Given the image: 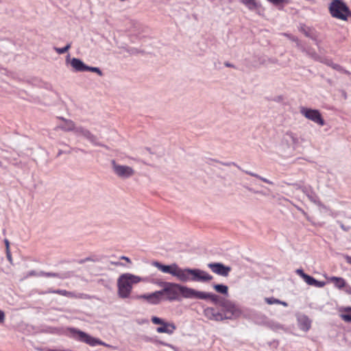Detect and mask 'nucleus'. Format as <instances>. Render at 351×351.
Here are the masks:
<instances>
[{
	"label": "nucleus",
	"mask_w": 351,
	"mask_h": 351,
	"mask_svg": "<svg viewBox=\"0 0 351 351\" xmlns=\"http://www.w3.org/2000/svg\"><path fill=\"white\" fill-rule=\"evenodd\" d=\"M328 282L334 284L335 287L339 289H341L346 287V281L341 277L336 276H325Z\"/></svg>",
	"instance_id": "nucleus-16"
},
{
	"label": "nucleus",
	"mask_w": 351,
	"mask_h": 351,
	"mask_svg": "<svg viewBox=\"0 0 351 351\" xmlns=\"http://www.w3.org/2000/svg\"><path fill=\"white\" fill-rule=\"evenodd\" d=\"M338 223H339V226H340L341 228L343 231L348 232V231H349L350 230V226H346L342 222H340V221H338Z\"/></svg>",
	"instance_id": "nucleus-32"
},
{
	"label": "nucleus",
	"mask_w": 351,
	"mask_h": 351,
	"mask_svg": "<svg viewBox=\"0 0 351 351\" xmlns=\"http://www.w3.org/2000/svg\"><path fill=\"white\" fill-rule=\"evenodd\" d=\"M270 327L274 329V330H277V329H280L281 328V326L278 324H274V323H271L270 324Z\"/></svg>",
	"instance_id": "nucleus-36"
},
{
	"label": "nucleus",
	"mask_w": 351,
	"mask_h": 351,
	"mask_svg": "<svg viewBox=\"0 0 351 351\" xmlns=\"http://www.w3.org/2000/svg\"><path fill=\"white\" fill-rule=\"evenodd\" d=\"M88 261L95 262V261H96V260L94 259L92 257H86V258L81 260L80 261V263H84L88 262Z\"/></svg>",
	"instance_id": "nucleus-33"
},
{
	"label": "nucleus",
	"mask_w": 351,
	"mask_h": 351,
	"mask_svg": "<svg viewBox=\"0 0 351 351\" xmlns=\"http://www.w3.org/2000/svg\"><path fill=\"white\" fill-rule=\"evenodd\" d=\"M326 285V282H324V281H318L316 279L315 280V282H314V287H319V288H321V287H324Z\"/></svg>",
	"instance_id": "nucleus-30"
},
{
	"label": "nucleus",
	"mask_w": 351,
	"mask_h": 351,
	"mask_svg": "<svg viewBox=\"0 0 351 351\" xmlns=\"http://www.w3.org/2000/svg\"><path fill=\"white\" fill-rule=\"evenodd\" d=\"M36 271H31L29 273V274H28V276H36Z\"/></svg>",
	"instance_id": "nucleus-46"
},
{
	"label": "nucleus",
	"mask_w": 351,
	"mask_h": 351,
	"mask_svg": "<svg viewBox=\"0 0 351 351\" xmlns=\"http://www.w3.org/2000/svg\"><path fill=\"white\" fill-rule=\"evenodd\" d=\"M6 256L10 262H12V255L10 250H6Z\"/></svg>",
	"instance_id": "nucleus-39"
},
{
	"label": "nucleus",
	"mask_w": 351,
	"mask_h": 351,
	"mask_svg": "<svg viewBox=\"0 0 351 351\" xmlns=\"http://www.w3.org/2000/svg\"><path fill=\"white\" fill-rule=\"evenodd\" d=\"M247 190H248L249 191L253 192V193H259V194L264 195V193H263L262 191H254V190H253L252 189H251V188H247Z\"/></svg>",
	"instance_id": "nucleus-43"
},
{
	"label": "nucleus",
	"mask_w": 351,
	"mask_h": 351,
	"mask_svg": "<svg viewBox=\"0 0 351 351\" xmlns=\"http://www.w3.org/2000/svg\"><path fill=\"white\" fill-rule=\"evenodd\" d=\"M163 289L160 290L162 297L169 301H173L178 299V293H181L185 298H192L193 289L173 282H163Z\"/></svg>",
	"instance_id": "nucleus-2"
},
{
	"label": "nucleus",
	"mask_w": 351,
	"mask_h": 351,
	"mask_svg": "<svg viewBox=\"0 0 351 351\" xmlns=\"http://www.w3.org/2000/svg\"><path fill=\"white\" fill-rule=\"evenodd\" d=\"M176 329V326L173 323L164 322L162 324V326L158 327L156 328V331L158 333H167L168 335H172L175 330Z\"/></svg>",
	"instance_id": "nucleus-15"
},
{
	"label": "nucleus",
	"mask_w": 351,
	"mask_h": 351,
	"mask_svg": "<svg viewBox=\"0 0 351 351\" xmlns=\"http://www.w3.org/2000/svg\"><path fill=\"white\" fill-rule=\"evenodd\" d=\"M120 259L124 260V261H126L128 263H131V260L128 256H122L120 257Z\"/></svg>",
	"instance_id": "nucleus-38"
},
{
	"label": "nucleus",
	"mask_w": 351,
	"mask_h": 351,
	"mask_svg": "<svg viewBox=\"0 0 351 351\" xmlns=\"http://www.w3.org/2000/svg\"><path fill=\"white\" fill-rule=\"evenodd\" d=\"M296 273L300 275L303 279L305 278V276H306L307 274H305L302 269H298L296 270Z\"/></svg>",
	"instance_id": "nucleus-34"
},
{
	"label": "nucleus",
	"mask_w": 351,
	"mask_h": 351,
	"mask_svg": "<svg viewBox=\"0 0 351 351\" xmlns=\"http://www.w3.org/2000/svg\"><path fill=\"white\" fill-rule=\"evenodd\" d=\"M346 288V291L348 293H351V287L350 286H347L345 287Z\"/></svg>",
	"instance_id": "nucleus-45"
},
{
	"label": "nucleus",
	"mask_w": 351,
	"mask_h": 351,
	"mask_svg": "<svg viewBox=\"0 0 351 351\" xmlns=\"http://www.w3.org/2000/svg\"><path fill=\"white\" fill-rule=\"evenodd\" d=\"M110 264L112 265H115V266H121L123 265V263H120V262H118L116 261H110Z\"/></svg>",
	"instance_id": "nucleus-41"
},
{
	"label": "nucleus",
	"mask_w": 351,
	"mask_h": 351,
	"mask_svg": "<svg viewBox=\"0 0 351 351\" xmlns=\"http://www.w3.org/2000/svg\"><path fill=\"white\" fill-rule=\"evenodd\" d=\"M45 276L48 277H55L57 276V274L54 273H46Z\"/></svg>",
	"instance_id": "nucleus-44"
},
{
	"label": "nucleus",
	"mask_w": 351,
	"mask_h": 351,
	"mask_svg": "<svg viewBox=\"0 0 351 351\" xmlns=\"http://www.w3.org/2000/svg\"><path fill=\"white\" fill-rule=\"evenodd\" d=\"M300 328L304 331H307L311 328V321L306 317L303 316L298 319Z\"/></svg>",
	"instance_id": "nucleus-20"
},
{
	"label": "nucleus",
	"mask_w": 351,
	"mask_h": 351,
	"mask_svg": "<svg viewBox=\"0 0 351 351\" xmlns=\"http://www.w3.org/2000/svg\"><path fill=\"white\" fill-rule=\"evenodd\" d=\"M6 250H10V242L7 239H4Z\"/></svg>",
	"instance_id": "nucleus-40"
},
{
	"label": "nucleus",
	"mask_w": 351,
	"mask_h": 351,
	"mask_svg": "<svg viewBox=\"0 0 351 351\" xmlns=\"http://www.w3.org/2000/svg\"><path fill=\"white\" fill-rule=\"evenodd\" d=\"M153 265L160 271L171 274L183 282L189 281L207 282L213 279V276L208 272L199 269L181 268L176 263L165 265L157 261L154 262Z\"/></svg>",
	"instance_id": "nucleus-1"
},
{
	"label": "nucleus",
	"mask_w": 351,
	"mask_h": 351,
	"mask_svg": "<svg viewBox=\"0 0 351 351\" xmlns=\"http://www.w3.org/2000/svg\"><path fill=\"white\" fill-rule=\"evenodd\" d=\"M111 165L114 173L121 179H128L135 174L132 167L118 164L114 160L111 161Z\"/></svg>",
	"instance_id": "nucleus-5"
},
{
	"label": "nucleus",
	"mask_w": 351,
	"mask_h": 351,
	"mask_svg": "<svg viewBox=\"0 0 351 351\" xmlns=\"http://www.w3.org/2000/svg\"><path fill=\"white\" fill-rule=\"evenodd\" d=\"M86 68L87 69H86V71H91V72L96 73L99 76H102V75H103L102 71L98 67H93V66H87Z\"/></svg>",
	"instance_id": "nucleus-26"
},
{
	"label": "nucleus",
	"mask_w": 351,
	"mask_h": 351,
	"mask_svg": "<svg viewBox=\"0 0 351 351\" xmlns=\"http://www.w3.org/2000/svg\"><path fill=\"white\" fill-rule=\"evenodd\" d=\"M346 311H351V308H348Z\"/></svg>",
	"instance_id": "nucleus-51"
},
{
	"label": "nucleus",
	"mask_w": 351,
	"mask_h": 351,
	"mask_svg": "<svg viewBox=\"0 0 351 351\" xmlns=\"http://www.w3.org/2000/svg\"><path fill=\"white\" fill-rule=\"evenodd\" d=\"M70 64L73 70L77 72L86 71L87 69V65H86L80 59L76 58L71 59Z\"/></svg>",
	"instance_id": "nucleus-14"
},
{
	"label": "nucleus",
	"mask_w": 351,
	"mask_h": 351,
	"mask_svg": "<svg viewBox=\"0 0 351 351\" xmlns=\"http://www.w3.org/2000/svg\"><path fill=\"white\" fill-rule=\"evenodd\" d=\"M300 112L305 118L312 121L315 123L320 126L325 125V121L318 110L302 107L300 108Z\"/></svg>",
	"instance_id": "nucleus-7"
},
{
	"label": "nucleus",
	"mask_w": 351,
	"mask_h": 351,
	"mask_svg": "<svg viewBox=\"0 0 351 351\" xmlns=\"http://www.w3.org/2000/svg\"><path fill=\"white\" fill-rule=\"evenodd\" d=\"M5 313L3 311L0 310V324H2L5 321Z\"/></svg>",
	"instance_id": "nucleus-35"
},
{
	"label": "nucleus",
	"mask_w": 351,
	"mask_h": 351,
	"mask_svg": "<svg viewBox=\"0 0 351 351\" xmlns=\"http://www.w3.org/2000/svg\"><path fill=\"white\" fill-rule=\"evenodd\" d=\"M155 342L158 343H160L161 345L165 346L171 347V345H169V343H167L163 342L162 341H156Z\"/></svg>",
	"instance_id": "nucleus-42"
},
{
	"label": "nucleus",
	"mask_w": 351,
	"mask_h": 351,
	"mask_svg": "<svg viewBox=\"0 0 351 351\" xmlns=\"http://www.w3.org/2000/svg\"><path fill=\"white\" fill-rule=\"evenodd\" d=\"M143 279L136 275L125 273L121 274L117 279V294L122 299L128 298L132 293L134 285H136Z\"/></svg>",
	"instance_id": "nucleus-3"
},
{
	"label": "nucleus",
	"mask_w": 351,
	"mask_h": 351,
	"mask_svg": "<svg viewBox=\"0 0 351 351\" xmlns=\"http://www.w3.org/2000/svg\"><path fill=\"white\" fill-rule=\"evenodd\" d=\"M49 292L50 293H57V294H59V295H64V296H66V297H69V298H86V295L84 294H83V293L75 294L73 292H70V291H67L66 290H62V289H58V290L51 291H49Z\"/></svg>",
	"instance_id": "nucleus-18"
},
{
	"label": "nucleus",
	"mask_w": 351,
	"mask_h": 351,
	"mask_svg": "<svg viewBox=\"0 0 351 351\" xmlns=\"http://www.w3.org/2000/svg\"><path fill=\"white\" fill-rule=\"evenodd\" d=\"M225 65H226V66H228V67H232V65L231 64L228 63V62H227V63H225Z\"/></svg>",
	"instance_id": "nucleus-47"
},
{
	"label": "nucleus",
	"mask_w": 351,
	"mask_h": 351,
	"mask_svg": "<svg viewBox=\"0 0 351 351\" xmlns=\"http://www.w3.org/2000/svg\"><path fill=\"white\" fill-rule=\"evenodd\" d=\"M284 140L289 144H290L291 145H292L293 147H295V146L296 145L298 144V136H296V134H293V132H288L285 134V136H284Z\"/></svg>",
	"instance_id": "nucleus-19"
},
{
	"label": "nucleus",
	"mask_w": 351,
	"mask_h": 351,
	"mask_svg": "<svg viewBox=\"0 0 351 351\" xmlns=\"http://www.w3.org/2000/svg\"><path fill=\"white\" fill-rule=\"evenodd\" d=\"M70 48H71V43H68L64 47H62V48L54 47V50L58 54H63V53L67 52Z\"/></svg>",
	"instance_id": "nucleus-25"
},
{
	"label": "nucleus",
	"mask_w": 351,
	"mask_h": 351,
	"mask_svg": "<svg viewBox=\"0 0 351 351\" xmlns=\"http://www.w3.org/2000/svg\"><path fill=\"white\" fill-rule=\"evenodd\" d=\"M214 289L221 294L228 295V287L224 285H213Z\"/></svg>",
	"instance_id": "nucleus-22"
},
{
	"label": "nucleus",
	"mask_w": 351,
	"mask_h": 351,
	"mask_svg": "<svg viewBox=\"0 0 351 351\" xmlns=\"http://www.w3.org/2000/svg\"><path fill=\"white\" fill-rule=\"evenodd\" d=\"M152 322L154 324H160V325H162V324H164L165 321L158 317H156V316H153L152 317Z\"/></svg>",
	"instance_id": "nucleus-29"
},
{
	"label": "nucleus",
	"mask_w": 351,
	"mask_h": 351,
	"mask_svg": "<svg viewBox=\"0 0 351 351\" xmlns=\"http://www.w3.org/2000/svg\"><path fill=\"white\" fill-rule=\"evenodd\" d=\"M343 257H344L345 260L346 261V262L348 263H349L350 265H351V256L346 254V255H343Z\"/></svg>",
	"instance_id": "nucleus-37"
},
{
	"label": "nucleus",
	"mask_w": 351,
	"mask_h": 351,
	"mask_svg": "<svg viewBox=\"0 0 351 351\" xmlns=\"http://www.w3.org/2000/svg\"><path fill=\"white\" fill-rule=\"evenodd\" d=\"M64 123L62 124L60 128L65 131V132H73L75 133V130L77 128L79 125H76V124L71 120L64 119H63Z\"/></svg>",
	"instance_id": "nucleus-17"
},
{
	"label": "nucleus",
	"mask_w": 351,
	"mask_h": 351,
	"mask_svg": "<svg viewBox=\"0 0 351 351\" xmlns=\"http://www.w3.org/2000/svg\"><path fill=\"white\" fill-rule=\"evenodd\" d=\"M163 282H162V281H161V282H158L157 284H158L160 287H163V285H162V283H163Z\"/></svg>",
	"instance_id": "nucleus-48"
},
{
	"label": "nucleus",
	"mask_w": 351,
	"mask_h": 351,
	"mask_svg": "<svg viewBox=\"0 0 351 351\" xmlns=\"http://www.w3.org/2000/svg\"><path fill=\"white\" fill-rule=\"evenodd\" d=\"M2 166V162L0 161V167Z\"/></svg>",
	"instance_id": "nucleus-53"
},
{
	"label": "nucleus",
	"mask_w": 351,
	"mask_h": 351,
	"mask_svg": "<svg viewBox=\"0 0 351 351\" xmlns=\"http://www.w3.org/2000/svg\"><path fill=\"white\" fill-rule=\"evenodd\" d=\"M208 267L213 273L223 277H227L231 271L230 267L221 263H210L208 264Z\"/></svg>",
	"instance_id": "nucleus-11"
},
{
	"label": "nucleus",
	"mask_w": 351,
	"mask_h": 351,
	"mask_svg": "<svg viewBox=\"0 0 351 351\" xmlns=\"http://www.w3.org/2000/svg\"><path fill=\"white\" fill-rule=\"evenodd\" d=\"M138 298L144 299L152 304H158L163 299L160 291H156L149 294L141 295L138 296Z\"/></svg>",
	"instance_id": "nucleus-13"
},
{
	"label": "nucleus",
	"mask_w": 351,
	"mask_h": 351,
	"mask_svg": "<svg viewBox=\"0 0 351 351\" xmlns=\"http://www.w3.org/2000/svg\"><path fill=\"white\" fill-rule=\"evenodd\" d=\"M71 332L73 334V336L78 339L80 341L84 342L91 346H95L97 344L99 345H105L101 341L98 339L94 338L84 332L79 330L75 328H70Z\"/></svg>",
	"instance_id": "nucleus-8"
},
{
	"label": "nucleus",
	"mask_w": 351,
	"mask_h": 351,
	"mask_svg": "<svg viewBox=\"0 0 351 351\" xmlns=\"http://www.w3.org/2000/svg\"><path fill=\"white\" fill-rule=\"evenodd\" d=\"M326 64L328 66H331L332 69H335V70H337V71H342L343 70V68L340 65H339L337 64H335V63L331 62H327Z\"/></svg>",
	"instance_id": "nucleus-28"
},
{
	"label": "nucleus",
	"mask_w": 351,
	"mask_h": 351,
	"mask_svg": "<svg viewBox=\"0 0 351 351\" xmlns=\"http://www.w3.org/2000/svg\"><path fill=\"white\" fill-rule=\"evenodd\" d=\"M315 278L309 275L305 276V278H304V280L308 285L313 286L315 282Z\"/></svg>",
	"instance_id": "nucleus-27"
},
{
	"label": "nucleus",
	"mask_w": 351,
	"mask_h": 351,
	"mask_svg": "<svg viewBox=\"0 0 351 351\" xmlns=\"http://www.w3.org/2000/svg\"><path fill=\"white\" fill-rule=\"evenodd\" d=\"M329 10L332 16L342 21H346L350 14L348 7L341 0H333Z\"/></svg>",
	"instance_id": "nucleus-4"
},
{
	"label": "nucleus",
	"mask_w": 351,
	"mask_h": 351,
	"mask_svg": "<svg viewBox=\"0 0 351 351\" xmlns=\"http://www.w3.org/2000/svg\"><path fill=\"white\" fill-rule=\"evenodd\" d=\"M62 154V152L60 151L59 153H58V155H60Z\"/></svg>",
	"instance_id": "nucleus-52"
},
{
	"label": "nucleus",
	"mask_w": 351,
	"mask_h": 351,
	"mask_svg": "<svg viewBox=\"0 0 351 351\" xmlns=\"http://www.w3.org/2000/svg\"><path fill=\"white\" fill-rule=\"evenodd\" d=\"M241 2L245 4L250 10H254L258 6L256 0H241Z\"/></svg>",
	"instance_id": "nucleus-24"
},
{
	"label": "nucleus",
	"mask_w": 351,
	"mask_h": 351,
	"mask_svg": "<svg viewBox=\"0 0 351 351\" xmlns=\"http://www.w3.org/2000/svg\"><path fill=\"white\" fill-rule=\"evenodd\" d=\"M243 171H244L246 174H248V175H250V176H251L255 177V178H258V179H259V180H262L263 182H265V183H267V184H274V183H273L271 181H270V180H267V178H263V177H261V176H259V175H258V174H256V173H253V172H252V171H244V170H243Z\"/></svg>",
	"instance_id": "nucleus-23"
},
{
	"label": "nucleus",
	"mask_w": 351,
	"mask_h": 351,
	"mask_svg": "<svg viewBox=\"0 0 351 351\" xmlns=\"http://www.w3.org/2000/svg\"><path fill=\"white\" fill-rule=\"evenodd\" d=\"M199 300H210L213 303L218 304L220 306L219 297L212 293L197 291L193 289L192 298Z\"/></svg>",
	"instance_id": "nucleus-10"
},
{
	"label": "nucleus",
	"mask_w": 351,
	"mask_h": 351,
	"mask_svg": "<svg viewBox=\"0 0 351 351\" xmlns=\"http://www.w3.org/2000/svg\"><path fill=\"white\" fill-rule=\"evenodd\" d=\"M313 58H314L315 59H317V58H318V56H317L316 54H315V55L313 56Z\"/></svg>",
	"instance_id": "nucleus-50"
},
{
	"label": "nucleus",
	"mask_w": 351,
	"mask_h": 351,
	"mask_svg": "<svg viewBox=\"0 0 351 351\" xmlns=\"http://www.w3.org/2000/svg\"><path fill=\"white\" fill-rule=\"evenodd\" d=\"M204 315L209 320L215 322H221L226 319V317H223V313L216 311L213 307H207L204 310Z\"/></svg>",
	"instance_id": "nucleus-12"
},
{
	"label": "nucleus",
	"mask_w": 351,
	"mask_h": 351,
	"mask_svg": "<svg viewBox=\"0 0 351 351\" xmlns=\"http://www.w3.org/2000/svg\"><path fill=\"white\" fill-rule=\"evenodd\" d=\"M265 301L267 304L271 305V304H281L284 306H287L288 304L286 302L281 301L278 299H276L274 297L271 298H265Z\"/></svg>",
	"instance_id": "nucleus-21"
},
{
	"label": "nucleus",
	"mask_w": 351,
	"mask_h": 351,
	"mask_svg": "<svg viewBox=\"0 0 351 351\" xmlns=\"http://www.w3.org/2000/svg\"><path fill=\"white\" fill-rule=\"evenodd\" d=\"M75 134L77 136H82L84 138L94 145L104 147L103 144L99 142L97 136L93 134L89 130L84 127L79 125L77 128L75 130Z\"/></svg>",
	"instance_id": "nucleus-9"
},
{
	"label": "nucleus",
	"mask_w": 351,
	"mask_h": 351,
	"mask_svg": "<svg viewBox=\"0 0 351 351\" xmlns=\"http://www.w3.org/2000/svg\"><path fill=\"white\" fill-rule=\"evenodd\" d=\"M220 306L222 308L221 313H223V317H227L226 319H231L241 313L239 309L230 300L221 299Z\"/></svg>",
	"instance_id": "nucleus-6"
},
{
	"label": "nucleus",
	"mask_w": 351,
	"mask_h": 351,
	"mask_svg": "<svg viewBox=\"0 0 351 351\" xmlns=\"http://www.w3.org/2000/svg\"><path fill=\"white\" fill-rule=\"evenodd\" d=\"M230 165H236L234 162L227 163L226 165L229 166Z\"/></svg>",
	"instance_id": "nucleus-49"
},
{
	"label": "nucleus",
	"mask_w": 351,
	"mask_h": 351,
	"mask_svg": "<svg viewBox=\"0 0 351 351\" xmlns=\"http://www.w3.org/2000/svg\"><path fill=\"white\" fill-rule=\"evenodd\" d=\"M341 317L344 321L351 322V314H341Z\"/></svg>",
	"instance_id": "nucleus-31"
}]
</instances>
